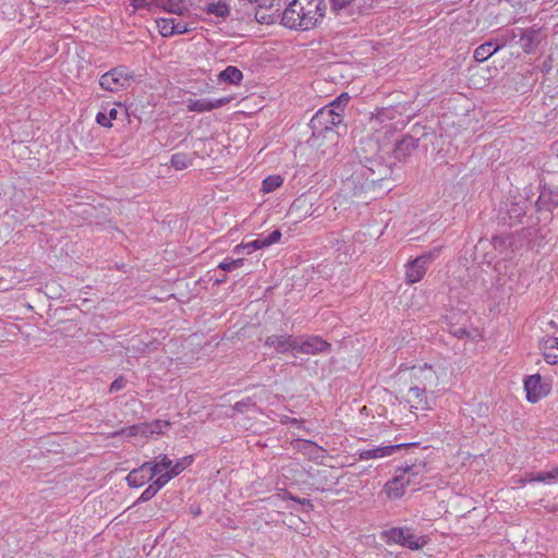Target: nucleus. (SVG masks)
Masks as SVG:
<instances>
[{
    "label": "nucleus",
    "mask_w": 558,
    "mask_h": 558,
    "mask_svg": "<svg viewBox=\"0 0 558 558\" xmlns=\"http://www.w3.org/2000/svg\"><path fill=\"white\" fill-rule=\"evenodd\" d=\"M326 13L325 0H292L281 14V24L290 29L316 27Z\"/></svg>",
    "instance_id": "1"
},
{
    "label": "nucleus",
    "mask_w": 558,
    "mask_h": 558,
    "mask_svg": "<svg viewBox=\"0 0 558 558\" xmlns=\"http://www.w3.org/2000/svg\"><path fill=\"white\" fill-rule=\"evenodd\" d=\"M342 121L343 119L339 112L323 107L312 118L310 128L315 138L329 134L330 140L336 141L338 134L333 132V129L339 126Z\"/></svg>",
    "instance_id": "2"
},
{
    "label": "nucleus",
    "mask_w": 558,
    "mask_h": 558,
    "mask_svg": "<svg viewBox=\"0 0 558 558\" xmlns=\"http://www.w3.org/2000/svg\"><path fill=\"white\" fill-rule=\"evenodd\" d=\"M133 78V73L126 66L120 65L102 74L99 78V85L105 90L118 93L129 88Z\"/></svg>",
    "instance_id": "3"
},
{
    "label": "nucleus",
    "mask_w": 558,
    "mask_h": 558,
    "mask_svg": "<svg viewBox=\"0 0 558 558\" xmlns=\"http://www.w3.org/2000/svg\"><path fill=\"white\" fill-rule=\"evenodd\" d=\"M440 247L425 252L405 265V282L413 284L420 282L425 276L429 264L438 257Z\"/></svg>",
    "instance_id": "4"
},
{
    "label": "nucleus",
    "mask_w": 558,
    "mask_h": 558,
    "mask_svg": "<svg viewBox=\"0 0 558 558\" xmlns=\"http://www.w3.org/2000/svg\"><path fill=\"white\" fill-rule=\"evenodd\" d=\"M430 395H433V392ZM403 400L412 413L429 411L435 403V398L429 396L427 389L421 388L418 385H412L404 395Z\"/></svg>",
    "instance_id": "5"
},
{
    "label": "nucleus",
    "mask_w": 558,
    "mask_h": 558,
    "mask_svg": "<svg viewBox=\"0 0 558 558\" xmlns=\"http://www.w3.org/2000/svg\"><path fill=\"white\" fill-rule=\"evenodd\" d=\"M527 202L523 198L517 199L507 198L504 206L500 208V219L505 225L510 227L515 226L522 221V218L526 214Z\"/></svg>",
    "instance_id": "6"
},
{
    "label": "nucleus",
    "mask_w": 558,
    "mask_h": 558,
    "mask_svg": "<svg viewBox=\"0 0 558 558\" xmlns=\"http://www.w3.org/2000/svg\"><path fill=\"white\" fill-rule=\"evenodd\" d=\"M410 376L412 379V385H418L424 389L437 387L439 383V375L437 369L429 364L411 367Z\"/></svg>",
    "instance_id": "7"
},
{
    "label": "nucleus",
    "mask_w": 558,
    "mask_h": 558,
    "mask_svg": "<svg viewBox=\"0 0 558 558\" xmlns=\"http://www.w3.org/2000/svg\"><path fill=\"white\" fill-rule=\"evenodd\" d=\"M330 343L318 336L296 337V352L307 355H316L330 350Z\"/></svg>",
    "instance_id": "8"
},
{
    "label": "nucleus",
    "mask_w": 558,
    "mask_h": 558,
    "mask_svg": "<svg viewBox=\"0 0 558 558\" xmlns=\"http://www.w3.org/2000/svg\"><path fill=\"white\" fill-rule=\"evenodd\" d=\"M264 345L274 349L279 354L296 352V337L288 333L271 335L265 339Z\"/></svg>",
    "instance_id": "9"
},
{
    "label": "nucleus",
    "mask_w": 558,
    "mask_h": 558,
    "mask_svg": "<svg viewBox=\"0 0 558 558\" xmlns=\"http://www.w3.org/2000/svg\"><path fill=\"white\" fill-rule=\"evenodd\" d=\"M409 446L408 444H397V445H386V446H377L371 449H363L356 452V457L359 461H368L376 460L380 458H386L392 456L395 452L400 450L403 447Z\"/></svg>",
    "instance_id": "10"
},
{
    "label": "nucleus",
    "mask_w": 558,
    "mask_h": 558,
    "mask_svg": "<svg viewBox=\"0 0 558 558\" xmlns=\"http://www.w3.org/2000/svg\"><path fill=\"white\" fill-rule=\"evenodd\" d=\"M524 389L526 399L531 403L538 402L548 393V388L542 384V377L538 374L531 375L524 380Z\"/></svg>",
    "instance_id": "11"
},
{
    "label": "nucleus",
    "mask_w": 558,
    "mask_h": 558,
    "mask_svg": "<svg viewBox=\"0 0 558 558\" xmlns=\"http://www.w3.org/2000/svg\"><path fill=\"white\" fill-rule=\"evenodd\" d=\"M155 476L153 470H150V463L144 462L141 466L132 470L128 474L126 482L129 486L137 488L151 481Z\"/></svg>",
    "instance_id": "12"
},
{
    "label": "nucleus",
    "mask_w": 558,
    "mask_h": 558,
    "mask_svg": "<svg viewBox=\"0 0 558 558\" xmlns=\"http://www.w3.org/2000/svg\"><path fill=\"white\" fill-rule=\"evenodd\" d=\"M229 102V98H218V99H189L186 101L187 110L193 112H207L217 108H221L222 106Z\"/></svg>",
    "instance_id": "13"
},
{
    "label": "nucleus",
    "mask_w": 558,
    "mask_h": 558,
    "mask_svg": "<svg viewBox=\"0 0 558 558\" xmlns=\"http://www.w3.org/2000/svg\"><path fill=\"white\" fill-rule=\"evenodd\" d=\"M365 167L371 172L368 179L371 180L372 183L385 180L389 178L392 173L391 167L378 159H366Z\"/></svg>",
    "instance_id": "14"
},
{
    "label": "nucleus",
    "mask_w": 558,
    "mask_h": 558,
    "mask_svg": "<svg viewBox=\"0 0 558 558\" xmlns=\"http://www.w3.org/2000/svg\"><path fill=\"white\" fill-rule=\"evenodd\" d=\"M426 472V463L424 461H417L413 464H407L400 468L397 473L409 480V484H418L424 473Z\"/></svg>",
    "instance_id": "15"
},
{
    "label": "nucleus",
    "mask_w": 558,
    "mask_h": 558,
    "mask_svg": "<svg viewBox=\"0 0 558 558\" xmlns=\"http://www.w3.org/2000/svg\"><path fill=\"white\" fill-rule=\"evenodd\" d=\"M281 239V232L280 230H274L271 233H269L265 238H258L256 240L243 243V247L245 248V254H252L253 252L270 246L277 242H279Z\"/></svg>",
    "instance_id": "16"
},
{
    "label": "nucleus",
    "mask_w": 558,
    "mask_h": 558,
    "mask_svg": "<svg viewBox=\"0 0 558 558\" xmlns=\"http://www.w3.org/2000/svg\"><path fill=\"white\" fill-rule=\"evenodd\" d=\"M409 486V480L397 473L395 477L385 485V493L389 499H399L404 495Z\"/></svg>",
    "instance_id": "17"
},
{
    "label": "nucleus",
    "mask_w": 558,
    "mask_h": 558,
    "mask_svg": "<svg viewBox=\"0 0 558 558\" xmlns=\"http://www.w3.org/2000/svg\"><path fill=\"white\" fill-rule=\"evenodd\" d=\"M417 147V140L413 136H404L395 147L393 156L399 161H404Z\"/></svg>",
    "instance_id": "18"
},
{
    "label": "nucleus",
    "mask_w": 558,
    "mask_h": 558,
    "mask_svg": "<svg viewBox=\"0 0 558 558\" xmlns=\"http://www.w3.org/2000/svg\"><path fill=\"white\" fill-rule=\"evenodd\" d=\"M541 350L548 364H558V338L547 336L541 341Z\"/></svg>",
    "instance_id": "19"
},
{
    "label": "nucleus",
    "mask_w": 558,
    "mask_h": 558,
    "mask_svg": "<svg viewBox=\"0 0 558 558\" xmlns=\"http://www.w3.org/2000/svg\"><path fill=\"white\" fill-rule=\"evenodd\" d=\"M206 14L226 19L230 14V7L222 0H208L202 9Z\"/></svg>",
    "instance_id": "20"
},
{
    "label": "nucleus",
    "mask_w": 558,
    "mask_h": 558,
    "mask_svg": "<svg viewBox=\"0 0 558 558\" xmlns=\"http://www.w3.org/2000/svg\"><path fill=\"white\" fill-rule=\"evenodd\" d=\"M167 477L168 476H165L163 474L157 476V478L141 494L135 504L146 502L155 497L156 494L170 482Z\"/></svg>",
    "instance_id": "21"
},
{
    "label": "nucleus",
    "mask_w": 558,
    "mask_h": 558,
    "mask_svg": "<svg viewBox=\"0 0 558 558\" xmlns=\"http://www.w3.org/2000/svg\"><path fill=\"white\" fill-rule=\"evenodd\" d=\"M408 533V527H392L386 531H383L380 534L381 539H384L387 544H398L400 546L404 543L405 534Z\"/></svg>",
    "instance_id": "22"
},
{
    "label": "nucleus",
    "mask_w": 558,
    "mask_h": 558,
    "mask_svg": "<svg viewBox=\"0 0 558 558\" xmlns=\"http://www.w3.org/2000/svg\"><path fill=\"white\" fill-rule=\"evenodd\" d=\"M501 48L497 41H487L480 45L474 51V59L484 62Z\"/></svg>",
    "instance_id": "23"
},
{
    "label": "nucleus",
    "mask_w": 558,
    "mask_h": 558,
    "mask_svg": "<svg viewBox=\"0 0 558 558\" xmlns=\"http://www.w3.org/2000/svg\"><path fill=\"white\" fill-rule=\"evenodd\" d=\"M243 80V73L240 69L233 65H228L223 71L218 74V81L238 85Z\"/></svg>",
    "instance_id": "24"
},
{
    "label": "nucleus",
    "mask_w": 558,
    "mask_h": 558,
    "mask_svg": "<svg viewBox=\"0 0 558 558\" xmlns=\"http://www.w3.org/2000/svg\"><path fill=\"white\" fill-rule=\"evenodd\" d=\"M404 543L402 547L409 548L411 550H418L423 548L428 542L429 538L426 535H415L410 527H408V533L404 537Z\"/></svg>",
    "instance_id": "25"
},
{
    "label": "nucleus",
    "mask_w": 558,
    "mask_h": 558,
    "mask_svg": "<svg viewBox=\"0 0 558 558\" xmlns=\"http://www.w3.org/2000/svg\"><path fill=\"white\" fill-rule=\"evenodd\" d=\"M147 462L150 463V470H153V474H155L156 476L163 474L165 473V472H162L163 470H166V471L171 470V468H173V464H174L172 462V460L167 454H160V456L156 457L154 461H147Z\"/></svg>",
    "instance_id": "26"
},
{
    "label": "nucleus",
    "mask_w": 558,
    "mask_h": 558,
    "mask_svg": "<svg viewBox=\"0 0 558 558\" xmlns=\"http://www.w3.org/2000/svg\"><path fill=\"white\" fill-rule=\"evenodd\" d=\"M194 461L193 456H185L182 459L178 460L171 470H168L163 473L165 476H168L167 478L171 481L179 474H181L187 466H190Z\"/></svg>",
    "instance_id": "27"
},
{
    "label": "nucleus",
    "mask_w": 558,
    "mask_h": 558,
    "mask_svg": "<svg viewBox=\"0 0 558 558\" xmlns=\"http://www.w3.org/2000/svg\"><path fill=\"white\" fill-rule=\"evenodd\" d=\"M158 32L162 37L175 35L174 17H160L156 20Z\"/></svg>",
    "instance_id": "28"
},
{
    "label": "nucleus",
    "mask_w": 558,
    "mask_h": 558,
    "mask_svg": "<svg viewBox=\"0 0 558 558\" xmlns=\"http://www.w3.org/2000/svg\"><path fill=\"white\" fill-rule=\"evenodd\" d=\"M537 32L534 29H525L520 37L522 48L525 52L531 53L536 48Z\"/></svg>",
    "instance_id": "29"
},
{
    "label": "nucleus",
    "mask_w": 558,
    "mask_h": 558,
    "mask_svg": "<svg viewBox=\"0 0 558 558\" xmlns=\"http://www.w3.org/2000/svg\"><path fill=\"white\" fill-rule=\"evenodd\" d=\"M193 162V157L185 153H177L171 156L170 163L175 170H183L190 167Z\"/></svg>",
    "instance_id": "30"
},
{
    "label": "nucleus",
    "mask_w": 558,
    "mask_h": 558,
    "mask_svg": "<svg viewBox=\"0 0 558 558\" xmlns=\"http://www.w3.org/2000/svg\"><path fill=\"white\" fill-rule=\"evenodd\" d=\"M283 183V179L281 175L272 174L268 175L264 179L262 184V191L264 193H271L280 187Z\"/></svg>",
    "instance_id": "31"
},
{
    "label": "nucleus",
    "mask_w": 558,
    "mask_h": 558,
    "mask_svg": "<svg viewBox=\"0 0 558 558\" xmlns=\"http://www.w3.org/2000/svg\"><path fill=\"white\" fill-rule=\"evenodd\" d=\"M558 480V468L548 472L530 473L529 482L551 483Z\"/></svg>",
    "instance_id": "32"
},
{
    "label": "nucleus",
    "mask_w": 558,
    "mask_h": 558,
    "mask_svg": "<svg viewBox=\"0 0 558 558\" xmlns=\"http://www.w3.org/2000/svg\"><path fill=\"white\" fill-rule=\"evenodd\" d=\"M170 425V422L166 420H154L148 422L150 437L165 434L169 429Z\"/></svg>",
    "instance_id": "33"
},
{
    "label": "nucleus",
    "mask_w": 558,
    "mask_h": 558,
    "mask_svg": "<svg viewBox=\"0 0 558 558\" xmlns=\"http://www.w3.org/2000/svg\"><path fill=\"white\" fill-rule=\"evenodd\" d=\"M349 99V95L347 93H343L324 108L333 109V111L339 112L340 116L343 118L344 108L348 105Z\"/></svg>",
    "instance_id": "34"
},
{
    "label": "nucleus",
    "mask_w": 558,
    "mask_h": 558,
    "mask_svg": "<svg viewBox=\"0 0 558 558\" xmlns=\"http://www.w3.org/2000/svg\"><path fill=\"white\" fill-rule=\"evenodd\" d=\"M244 265L243 258H225L219 265L218 268L225 271H232L234 269L241 268Z\"/></svg>",
    "instance_id": "35"
},
{
    "label": "nucleus",
    "mask_w": 558,
    "mask_h": 558,
    "mask_svg": "<svg viewBox=\"0 0 558 558\" xmlns=\"http://www.w3.org/2000/svg\"><path fill=\"white\" fill-rule=\"evenodd\" d=\"M125 435L126 437H138V427L137 424L129 426L126 428H122L112 434L113 437Z\"/></svg>",
    "instance_id": "36"
},
{
    "label": "nucleus",
    "mask_w": 558,
    "mask_h": 558,
    "mask_svg": "<svg viewBox=\"0 0 558 558\" xmlns=\"http://www.w3.org/2000/svg\"><path fill=\"white\" fill-rule=\"evenodd\" d=\"M175 35L186 34L192 31L190 24L174 19Z\"/></svg>",
    "instance_id": "37"
},
{
    "label": "nucleus",
    "mask_w": 558,
    "mask_h": 558,
    "mask_svg": "<svg viewBox=\"0 0 558 558\" xmlns=\"http://www.w3.org/2000/svg\"><path fill=\"white\" fill-rule=\"evenodd\" d=\"M126 385V380L123 377L114 379L110 385V392L119 391Z\"/></svg>",
    "instance_id": "38"
},
{
    "label": "nucleus",
    "mask_w": 558,
    "mask_h": 558,
    "mask_svg": "<svg viewBox=\"0 0 558 558\" xmlns=\"http://www.w3.org/2000/svg\"><path fill=\"white\" fill-rule=\"evenodd\" d=\"M96 121L98 124L106 126V128H110L112 125V123L110 122V119H108V117H107V112H102V111L98 112L96 116Z\"/></svg>",
    "instance_id": "39"
},
{
    "label": "nucleus",
    "mask_w": 558,
    "mask_h": 558,
    "mask_svg": "<svg viewBox=\"0 0 558 558\" xmlns=\"http://www.w3.org/2000/svg\"><path fill=\"white\" fill-rule=\"evenodd\" d=\"M353 0H330L331 8L335 11L347 8Z\"/></svg>",
    "instance_id": "40"
},
{
    "label": "nucleus",
    "mask_w": 558,
    "mask_h": 558,
    "mask_svg": "<svg viewBox=\"0 0 558 558\" xmlns=\"http://www.w3.org/2000/svg\"><path fill=\"white\" fill-rule=\"evenodd\" d=\"M137 427H138V437H144V438L150 437L148 422L137 424Z\"/></svg>",
    "instance_id": "41"
},
{
    "label": "nucleus",
    "mask_w": 558,
    "mask_h": 558,
    "mask_svg": "<svg viewBox=\"0 0 558 558\" xmlns=\"http://www.w3.org/2000/svg\"><path fill=\"white\" fill-rule=\"evenodd\" d=\"M130 2L135 10L147 9L150 5L149 0H130Z\"/></svg>",
    "instance_id": "42"
},
{
    "label": "nucleus",
    "mask_w": 558,
    "mask_h": 558,
    "mask_svg": "<svg viewBox=\"0 0 558 558\" xmlns=\"http://www.w3.org/2000/svg\"><path fill=\"white\" fill-rule=\"evenodd\" d=\"M117 116H118V110L116 108H111L108 113H107V117L108 119H110V122H112L113 120L117 119Z\"/></svg>",
    "instance_id": "43"
},
{
    "label": "nucleus",
    "mask_w": 558,
    "mask_h": 558,
    "mask_svg": "<svg viewBox=\"0 0 558 558\" xmlns=\"http://www.w3.org/2000/svg\"><path fill=\"white\" fill-rule=\"evenodd\" d=\"M233 253L238 254V255L244 254L245 253V248L243 247V243L235 245L234 248H233Z\"/></svg>",
    "instance_id": "44"
},
{
    "label": "nucleus",
    "mask_w": 558,
    "mask_h": 558,
    "mask_svg": "<svg viewBox=\"0 0 558 558\" xmlns=\"http://www.w3.org/2000/svg\"><path fill=\"white\" fill-rule=\"evenodd\" d=\"M529 478H530V473L526 474L525 477H520L515 481V483L520 484V485H525L526 483H530L529 482Z\"/></svg>",
    "instance_id": "45"
},
{
    "label": "nucleus",
    "mask_w": 558,
    "mask_h": 558,
    "mask_svg": "<svg viewBox=\"0 0 558 558\" xmlns=\"http://www.w3.org/2000/svg\"><path fill=\"white\" fill-rule=\"evenodd\" d=\"M168 11H169L170 13H175V14H181V13H182V12H181V10L179 9V5H178V4H173V5H171V7L168 9Z\"/></svg>",
    "instance_id": "46"
},
{
    "label": "nucleus",
    "mask_w": 558,
    "mask_h": 558,
    "mask_svg": "<svg viewBox=\"0 0 558 558\" xmlns=\"http://www.w3.org/2000/svg\"><path fill=\"white\" fill-rule=\"evenodd\" d=\"M256 19H257L259 22H266V23H271V22H272V20H271V21H267V20H266V16H265V15H263V14H260V12H257V13H256Z\"/></svg>",
    "instance_id": "47"
},
{
    "label": "nucleus",
    "mask_w": 558,
    "mask_h": 558,
    "mask_svg": "<svg viewBox=\"0 0 558 558\" xmlns=\"http://www.w3.org/2000/svg\"><path fill=\"white\" fill-rule=\"evenodd\" d=\"M291 499L296 500L301 505H310V500L308 499H302L301 500V499H296V498H293V497H291Z\"/></svg>",
    "instance_id": "48"
},
{
    "label": "nucleus",
    "mask_w": 558,
    "mask_h": 558,
    "mask_svg": "<svg viewBox=\"0 0 558 558\" xmlns=\"http://www.w3.org/2000/svg\"><path fill=\"white\" fill-rule=\"evenodd\" d=\"M301 202H303V201H302V199H296V201L294 202V204H293V207H294V206H296V205H299Z\"/></svg>",
    "instance_id": "49"
},
{
    "label": "nucleus",
    "mask_w": 558,
    "mask_h": 558,
    "mask_svg": "<svg viewBox=\"0 0 558 558\" xmlns=\"http://www.w3.org/2000/svg\"><path fill=\"white\" fill-rule=\"evenodd\" d=\"M299 421L296 418H291V423L296 424Z\"/></svg>",
    "instance_id": "50"
},
{
    "label": "nucleus",
    "mask_w": 558,
    "mask_h": 558,
    "mask_svg": "<svg viewBox=\"0 0 558 558\" xmlns=\"http://www.w3.org/2000/svg\"><path fill=\"white\" fill-rule=\"evenodd\" d=\"M199 512H201V511H199V509L194 510V514H195V515L199 514Z\"/></svg>",
    "instance_id": "51"
}]
</instances>
